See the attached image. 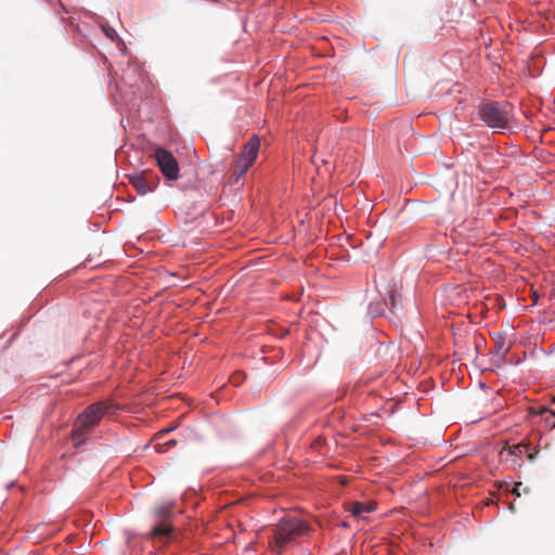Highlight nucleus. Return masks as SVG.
<instances>
[{"label": "nucleus", "mask_w": 555, "mask_h": 555, "mask_svg": "<svg viewBox=\"0 0 555 555\" xmlns=\"http://www.w3.org/2000/svg\"><path fill=\"white\" fill-rule=\"evenodd\" d=\"M259 147L260 140L256 135L250 138L249 141L244 145L243 152L237 156L232 168L231 177L234 178L235 181L243 177L255 163L258 156Z\"/></svg>", "instance_id": "obj_5"}, {"label": "nucleus", "mask_w": 555, "mask_h": 555, "mask_svg": "<svg viewBox=\"0 0 555 555\" xmlns=\"http://www.w3.org/2000/svg\"><path fill=\"white\" fill-rule=\"evenodd\" d=\"M513 105L508 102H486L478 107L479 118L490 128L505 129L512 119Z\"/></svg>", "instance_id": "obj_3"}, {"label": "nucleus", "mask_w": 555, "mask_h": 555, "mask_svg": "<svg viewBox=\"0 0 555 555\" xmlns=\"http://www.w3.org/2000/svg\"><path fill=\"white\" fill-rule=\"evenodd\" d=\"M538 453H539L538 448H533L532 450L529 449V451L526 452L529 461H533L537 457Z\"/></svg>", "instance_id": "obj_12"}, {"label": "nucleus", "mask_w": 555, "mask_h": 555, "mask_svg": "<svg viewBox=\"0 0 555 555\" xmlns=\"http://www.w3.org/2000/svg\"><path fill=\"white\" fill-rule=\"evenodd\" d=\"M165 444H167V446H175L176 441L175 440H170V441H167Z\"/></svg>", "instance_id": "obj_15"}, {"label": "nucleus", "mask_w": 555, "mask_h": 555, "mask_svg": "<svg viewBox=\"0 0 555 555\" xmlns=\"http://www.w3.org/2000/svg\"><path fill=\"white\" fill-rule=\"evenodd\" d=\"M159 182V178L153 171H142L129 176V183L137 190L138 194L145 195L153 192Z\"/></svg>", "instance_id": "obj_6"}, {"label": "nucleus", "mask_w": 555, "mask_h": 555, "mask_svg": "<svg viewBox=\"0 0 555 555\" xmlns=\"http://www.w3.org/2000/svg\"><path fill=\"white\" fill-rule=\"evenodd\" d=\"M155 158L163 175L169 180H177L179 177V166L173 155L164 150L155 151Z\"/></svg>", "instance_id": "obj_7"}, {"label": "nucleus", "mask_w": 555, "mask_h": 555, "mask_svg": "<svg viewBox=\"0 0 555 555\" xmlns=\"http://www.w3.org/2000/svg\"><path fill=\"white\" fill-rule=\"evenodd\" d=\"M120 409L119 404L112 399H105L89 405L76 420L73 429V441L75 446L82 444L88 433L98 426L105 415H112Z\"/></svg>", "instance_id": "obj_1"}, {"label": "nucleus", "mask_w": 555, "mask_h": 555, "mask_svg": "<svg viewBox=\"0 0 555 555\" xmlns=\"http://www.w3.org/2000/svg\"><path fill=\"white\" fill-rule=\"evenodd\" d=\"M520 485H521V483H516V486H515V487H514V489H513V493H515L517 496H519V495H520L519 490H518V487H519Z\"/></svg>", "instance_id": "obj_14"}, {"label": "nucleus", "mask_w": 555, "mask_h": 555, "mask_svg": "<svg viewBox=\"0 0 555 555\" xmlns=\"http://www.w3.org/2000/svg\"><path fill=\"white\" fill-rule=\"evenodd\" d=\"M310 526L306 520L298 517H284L271 529L269 537L270 551L276 555H282L286 546L295 540L306 534Z\"/></svg>", "instance_id": "obj_2"}, {"label": "nucleus", "mask_w": 555, "mask_h": 555, "mask_svg": "<svg viewBox=\"0 0 555 555\" xmlns=\"http://www.w3.org/2000/svg\"><path fill=\"white\" fill-rule=\"evenodd\" d=\"M496 348H498V349H496V352H498V353L502 352L503 354H505V353H506V351H507V348H506V349H503V344H499V343H496Z\"/></svg>", "instance_id": "obj_13"}, {"label": "nucleus", "mask_w": 555, "mask_h": 555, "mask_svg": "<svg viewBox=\"0 0 555 555\" xmlns=\"http://www.w3.org/2000/svg\"><path fill=\"white\" fill-rule=\"evenodd\" d=\"M153 525L151 530L146 533L150 540L168 541L172 533V518L173 512L170 505H163L153 512Z\"/></svg>", "instance_id": "obj_4"}, {"label": "nucleus", "mask_w": 555, "mask_h": 555, "mask_svg": "<svg viewBox=\"0 0 555 555\" xmlns=\"http://www.w3.org/2000/svg\"><path fill=\"white\" fill-rule=\"evenodd\" d=\"M400 298H401V295L396 289H392L389 292V300H390L389 304L392 309H396L399 306Z\"/></svg>", "instance_id": "obj_10"}, {"label": "nucleus", "mask_w": 555, "mask_h": 555, "mask_svg": "<svg viewBox=\"0 0 555 555\" xmlns=\"http://www.w3.org/2000/svg\"><path fill=\"white\" fill-rule=\"evenodd\" d=\"M373 511V507L371 505H367L362 502H354L351 505L350 512L353 516H362L365 513H370Z\"/></svg>", "instance_id": "obj_9"}, {"label": "nucleus", "mask_w": 555, "mask_h": 555, "mask_svg": "<svg viewBox=\"0 0 555 555\" xmlns=\"http://www.w3.org/2000/svg\"><path fill=\"white\" fill-rule=\"evenodd\" d=\"M244 376L242 373L240 372H236L234 373L232 376H231V382L237 386L242 380H243Z\"/></svg>", "instance_id": "obj_11"}, {"label": "nucleus", "mask_w": 555, "mask_h": 555, "mask_svg": "<svg viewBox=\"0 0 555 555\" xmlns=\"http://www.w3.org/2000/svg\"><path fill=\"white\" fill-rule=\"evenodd\" d=\"M530 443L521 441L520 443L504 448L500 452L501 461L511 462L513 468L520 467L522 464L521 456L529 451Z\"/></svg>", "instance_id": "obj_8"}]
</instances>
